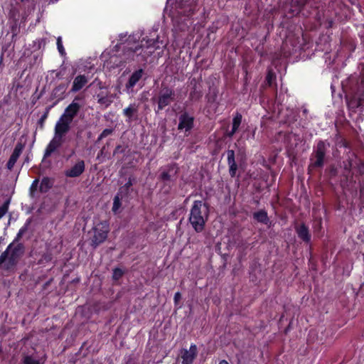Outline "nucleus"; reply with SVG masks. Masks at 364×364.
I'll use <instances>...</instances> for the list:
<instances>
[{
  "label": "nucleus",
  "instance_id": "nucleus-17",
  "mask_svg": "<svg viewBox=\"0 0 364 364\" xmlns=\"http://www.w3.org/2000/svg\"><path fill=\"white\" fill-rule=\"evenodd\" d=\"M296 232L298 235V237L303 241L306 242H309L310 241L311 236L309 232V229L304 224H302L300 226L296 228Z\"/></svg>",
  "mask_w": 364,
  "mask_h": 364
},
{
  "label": "nucleus",
  "instance_id": "nucleus-24",
  "mask_svg": "<svg viewBox=\"0 0 364 364\" xmlns=\"http://www.w3.org/2000/svg\"><path fill=\"white\" fill-rule=\"evenodd\" d=\"M173 168L172 167H168L166 168H164L161 173V178L164 181H168L171 180V172H173Z\"/></svg>",
  "mask_w": 364,
  "mask_h": 364
},
{
  "label": "nucleus",
  "instance_id": "nucleus-29",
  "mask_svg": "<svg viewBox=\"0 0 364 364\" xmlns=\"http://www.w3.org/2000/svg\"><path fill=\"white\" fill-rule=\"evenodd\" d=\"M28 229V224L23 225L19 230L16 235V238L14 239V242L18 241L22 237V235L26 232Z\"/></svg>",
  "mask_w": 364,
  "mask_h": 364
},
{
  "label": "nucleus",
  "instance_id": "nucleus-41",
  "mask_svg": "<svg viewBox=\"0 0 364 364\" xmlns=\"http://www.w3.org/2000/svg\"><path fill=\"white\" fill-rule=\"evenodd\" d=\"M219 364H229L226 360H221Z\"/></svg>",
  "mask_w": 364,
  "mask_h": 364
},
{
  "label": "nucleus",
  "instance_id": "nucleus-6",
  "mask_svg": "<svg viewBox=\"0 0 364 364\" xmlns=\"http://www.w3.org/2000/svg\"><path fill=\"white\" fill-rule=\"evenodd\" d=\"M174 100V90L168 86H162L156 98L157 109H156V112L164 109L166 106L173 102Z\"/></svg>",
  "mask_w": 364,
  "mask_h": 364
},
{
  "label": "nucleus",
  "instance_id": "nucleus-21",
  "mask_svg": "<svg viewBox=\"0 0 364 364\" xmlns=\"http://www.w3.org/2000/svg\"><path fill=\"white\" fill-rule=\"evenodd\" d=\"M44 362L45 358L36 359L31 355H26L23 360V364H43Z\"/></svg>",
  "mask_w": 364,
  "mask_h": 364
},
{
  "label": "nucleus",
  "instance_id": "nucleus-15",
  "mask_svg": "<svg viewBox=\"0 0 364 364\" xmlns=\"http://www.w3.org/2000/svg\"><path fill=\"white\" fill-rule=\"evenodd\" d=\"M143 70L139 69L134 71L130 76L127 83L126 84V90L127 92L132 91V88L136 85L143 75Z\"/></svg>",
  "mask_w": 364,
  "mask_h": 364
},
{
  "label": "nucleus",
  "instance_id": "nucleus-25",
  "mask_svg": "<svg viewBox=\"0 0 364 364\" xmlns=\"http://www.w3.org/2000/svg\"><path fill=\"white\" fill-rule=\"evenodd\" d=\"M130 36L127 37V33H122L119 35V41H121L120 43L117 44L114 46L116 50H119V49H122L124 43H125L126 41L129 38Z\"/></svg>",
  "mask_w": 364,
  "mask_h": 364
},
{
  "label": "nucleus",
  "instance_id": "nucleus-20",
  "mask_svg": "<svg viewBox=\"0 0 364 364\" xmlns=\"http://www.w3.org/2000/svg\"><path fill=\"white\" fill-rule=\"evenodd\" d=\"M97 102L102 105H104L105 107L109 106L113 102V95H104L102 93H99L97 95Z\"/></svg>",
  "mask_w": 364,
  "mask_h": 364
},
{
  "label": "nucleus",
  "instance_id": "nucleus-35",
  "mask_svg": "<svg viewBox=\"0 0 364 364\" xmlns=\"http://www.w3.org/2000/svg\"><path fill=\"white\" fill-rule=\"evenodd\" d=\"M181 299V293L180 292L175 293L174 298H173L175 305H178Z\"/></svg>",
  "mask_w": 364,
  "mask_h": 364
},
{
  "label": "nucleus",
  "instance_id": "nucleus-34",
  "mask_svg": "<svg viewBox=\"0 0 364 364\" xmlns=\"http://www.w3.org/2000/svg\"><path fill=\"white\" fill-rule=\"evenodd\" d=\"M21 245H18L16 247H15L13 250H12V253H11V258L12 259H14L16 256L17 255V253L18 252L21 250Z\"/></svg>",
  "mask_w": 364,
  "mask_h": 364
},
{
  "label": "nucleus",
  "instance_id": "nucleus-13",
  "mask_svg": "<svg viewBox=\"0 0 364 364\" xmlns=\"http://www.w3.org/2000/svg\"><path fill=\"white\" fill-rule=\"evenodd\" d=\"M89 78L85 75H78L74 79L70 92H77L82 89L88 82Z\"/></svg>",
  "mask_w": 364,
  "mask_h": 364
},
{
  "label": "nucleus",
  "instance_id": "nucleus-40",
  "mask_svg": "<svg viewBox=\"0 0 364 364\" xmlns=\"http://www.w3.org/2000/svg\"><path fill=\"white\" fill-rule=\"evenodd\" d=\"M171 1L172 0H167L166 9H168V5L172 4Z\"/></svg>",
  "mask_w": 364,
  "mask_h": 364
},
{
  "label": "nucleus",
  "instance_id": "nucleus-37",
  "mask_svg": "<svg viewBox=\"0 0 364 364\" xmlns=\"http://www.w3.org/2000/svg\"><path fill=\"white\" fill-rule=\"evenodd\" d=\"M111 132H112V131L110 129H106L103 130V132L101 133V134H100V136L99 137V139H101L103 137L107 136V135L111 134Z\"/></svg>",
  "mask_w": 364,
  "mask_h": 364
},
{
  "label": "nucleus",
  "instance_id": "nucleus-14",
  "mask_svg": "<svg viewBox=\"0 0 364 364\" xmlns=\"http://www.w3.org/2000/svg\"><path fill=\"white\" fill-rule=\"evenodd\" d=\"M23 148H24V146L21 143H18L16 145L14 150L7 163V168L11 170L13 168V167L14 166L16 162L17 161L19 156L22 153Z\"/></svg>",
  "mask_w": 364,
  "mask_h": 364
},
{
  "label": "nucleus",
  "instance_id": "nucleus-5",
  "mask_svg": "<svg viewBox=\"0 0 364 364\" xmlns=\"http://www.w3.org/2000/svg\"><path fill=\"white\" fill-rule=\"evenodd\" d=\"M196 7V0H175L172 7L171 16L173 18L177 16H191Z\"/></svg>",
  "mask_w": 364,
  "mask_h": 364
},
{
  "label": "nucleus",
  "instance_id": "nucleus-19",
  "mask_svg": "<svg viewBox=\"0 0 364 364\" xmlns=\"http://www.w3.org/2000/svg\"><path fill=\"white\" fill-rule=\"evenodd\" d=\"M253 218L258 223L265 225H267L269 221L267 213L264 210H259V211L254 213Z\"/></svg>",
  "mask_w": 364,
  "mask_h": 364
},
{
  "label": "nucleus",
  "instance_id": "nucleus-26",
  "mask_svg": "<svg viewBox=\"0 0 364 364\" xmlns=\"http://www.w3.org/2000/svg\"><path fill=\"white\" fill-rule=\"evenodd\" d=\"M121 205L120 198L118 195L115 196L113 201L112 211L117 213Z\"/></svg>",
  "mask_w": 364,
  "mask_h": 364
},
{
  "label": "nucleus",
  "instance_id": "nucleus-2",
  "mask_svg": "<svg viewBox=\"0 0 364 364\" xmlns=\"http://www.w3.org/2000/svg\"><path fill=\"white\" fill-rule=\"evenodd\" d=\"M343 92L346 95L349 114H353L358 111L364 110V81L359 78L357 75H351L341 82Z\"/></svg>",
  "mask_w": 364,
  "mask_h": 364
},
{
  "label": "nucleus",
  "instance_id": "nucleus-39",
  "mask_svg": "<svg viewBox=\"0 0 364 364\" xmlns=\"http://www.w3.org/2000/svg\"><path fill=\"white\" fill-rule=\"evenodd\" d=\"M356 121H363V117L361 116V114H358V116L355 119Z\"/></svg>",
  "mask_w": 364,
  "mask_h": 364
},
{
  "label": "nucleus",
  "instance_id": "nucleus-10",
  "mask_svg": "<svg viewBox=\"0 0 364 364\" xmlns=\"http://www.w3.org/2000/svg\"><path fill=\"white\" fill-rule=\"evenodd\" d=\"M198 354L196 345L191 344L189 349H183L181 352L182 364H192Z\"/></svg>",
  "mask_w": 364,
  "mask_h": 364
},
{
  "label": "nucleus",
  "instance_id": "nucleus-22",
  "mask_svg": "<svg viewBox=\"0 0 364 364\" xmlns=\"http://www.w3.org/2000/svg\"><path fill=\"white\" fill-rule=\"evenodd\" d=\"M52 183L48 178H43L40 184L41 192L46 193L51 187Z\"/></svg>",
  "mask_w": 364,
  "mask_h": 364
},
{
  "label": "nucleus",
  "instance_id": "nucleus-7",
  "mask_svg": "<svg viewBox=\"0 0 364 364\" xmlns=\"http://www.w3.org/2000/svg\"><path fill=\"white\" fill-rule=\"evenodd\" d=\"M94 235L92 239V245L96 247L104 242L109 232V223L107 221H102L97 224L93 228Z\"/></svg>",
  "mask_w": 364,
  "mask_h": 364
},
{
  "label": "nucleus",
  "instance_id": "nucleus-23",
  "mask_svg": "<svg viewBox=\"0 0 364 364\" xmlns=\"http://www.w3.org/2000/svg\"><path fill=\"white\" fill-rule=\"evenodd\" d=\"M137 112V107L135 105H130L128 107L123 110L124 114L131 119L134 114Z\"/></svg>",
  "mask_w": 364,
  "mask_h": 364
},
{
  "label": "nucleus",
  "instance_id": "nucleus-18",
  "mask_svg": "<svg viewBox=\"0 0 364 364\" xmlns=\"http://www.w3.org/2000/svg\"><path fill=\"white\" fill-rule=\"evenodd\" d=\"M242 114L237 113L232 119V130L228 132V136L232 137L239 129L242 122Z\"/></svg>",
  "mask_w": 364,
  "mask_h": 364
},
{
  "label": "nucleus",
  "instance_id": "nucleus-8",
  "mask_svg": "<svg viewBox=\"0 0 364 364\" xmlns=\"http://www.w3.org/2000/svg\"><path fill=\"white\" fill-rule=\"evenodd\" d=\"M82 97L77 96L73 102L65 108L63 114L60 117L62 119L72 123L74 117L80 111L82 105L78 102Z\"/></svg>",
  "mask_w": 364,
  "mask_h": 364
},
{
  "label": "nucleus",
  "instance_id": "nucleus-32",
  "mask_svg": "<svg viewBox=\"0 0 364 364\" xmlns=\"http://www.w3.org/2000/svg\"><path fill=\"white\" fill-rule=\"evenodd\" d=\"M9 209V201L4 203L0 207V219L7 213Z\"/></svg>",
  "mask_w": 364,
  "mask_h": 364
},
{
  "label": "nucleus",
  "instance_id": "nucleus-4",
  "mask_svg": "<svg viewBox=\"0 0 364 364\" xmlns=\"http://www.w3.org/2000/svg\"><path fill=\"white\" fill-rule=\"evenodd\" d=\"M208 217V206L201 200H195L191 209L189 222L196 232L203 230Z\"/></svg>",
  "mask_w": 364,
  "mask_h": 364
},
{
  "label": "nucleus",
  "instance_id": "nucleus-36",
  "mask_svg": "<svg viewBox=\"0 0 364 364\" xmlns=\"http://www.w3.org/2000/svg\"><path fill=\"white\" fill-rule=\"evenodd\" d=\"M357 166H358V171L360 172V174L364 173V163L362 162L361 161H359Z\"/></svg>",
  "mask_w": 364,
  "mask_h": 364
},
{
  "label": "nucleus",
  "instance_id": "nucleus-11",
  "mask_svg": "<svg viewBox=\"0 0 364 364\" xmlns=\"http://www.w3.org/2000/svg\"><path fill=\"white\" fill-rule=\"evenodd\" d=\"M178 120V129L181 131L188 132L193 127L194 118L186 112L181 114Z\"/></svg>",
  "mask_w": 364,
  "mask_h": 364
},
{
  "label": "nucleus",
  "instance_id": "nucleus-38",
  "mask_svg": "<svg viewBox=\"0 0 364 364\" xmlns=\"http://www.w3.org/2000/svg\"><path fill=\"white\" fill-rule=\"evenodd\" d=\"M38 185V179L34 180L31 184V191H33V190H36L37 188Z\"/></svg>",
  "mask_w": 364,
  "mask_h": 364
},
{
  "label": "nucleus",
  "instance_id": "nucleus-31",
  "mask_svg": "<svg viewBox=\"0 0 364 364\" xmlns=\"http://www.w3.org/2000/svg\"><path fill=\"white\" fill-rule=\"evenodd\" d=\"M12 244H10L6 250L0 256V264L3 263L8 257V253L10 250H11Z\"/></svg>",
  "mask_w": 364,
  "mask_h": 364
},
{
  "label": "nucleus",
  "instance_id": "nucleus-27",
  "mask_svg": "<svg viewBox=\"0 0 364 364\" xmlns=\"http://www.w3.org/2000/svg\"><path fill=\"white\" fill-rule=\"evenodd\" d=\"M275 77V74L272 70H269L266 76V81L268 85H272V82L274 80Z\"/></svg>",
  "mask_w": 364,
  "mask_h": 364
},
{
  "label": "nucleus",
  "instance_id": "nucleus-1",
  "mask_svg": "<svg viewBox=\"0 0 364 364\" xmlns=\"http://www.w3.org/2000/svg\"><path fill=\"white\" fill-rule=\"evenodd\" d=\"M141 33H136L130 35L122 47V53L119 55L112 54L109 59H106L107 54L103 53L102 58L104 59V66L108 69L124 67L127 63H145L148 58L161 48H165L168 42L161 40L159 36L156 39L142 38Z\"/></svg>",
  "mask_w": 364,
  "mask_h": 364
},
{
  "label": "nucleus",
  "instance_id": "nucleus-28",
  "mask_svg": "<svg viewBox=\"0 0 364 364\" xmlns=\"http://www.w3.org/2000/svg\"><path fill=\"white\" fill-rule=\"evenodd\" d=\"M57 48L61 55H64L65 54V51L63 46L62 38L60 36H59L57 38Z\"/></svg>",
  "mask_w": 364,
  "mask_h": 364
},
{
  "label": "nucleus",
  "instance_id": "nucleus-9",
  "mask_svg": "<svg viewBox=\"0 0 364 364\" xmlns=\"http://www.w3.org/2000/svg\"><path fill=\"white\" fill-rule=\"evenodd\" d=\"M85 169V164L83 160H78L71 167L64 171V174L68 178H76L80 176Z\"/></svg>",
  "mask_w": 364,
  "mask_h": 364
},
{
  "label": "nucleus",
  "instance_id": "nucleus-3",
  "mask_svg": "<svg viewBox=\"0 0 364 364\" xmlns=\"http://www.w3.org/2000/svg\"><path fill=\"white\" fill-rule=\"evenodd\" d=\"M71 123L62 119L57 121L54 128V136L48 144L44 158L50 156L55 150H57L63 144L65 136L70 129Z\"/></svg>",
  "mask_w": 364,
  "mask_h": 364
},
{
  "label": "nucleus",
  "instance_id": "nucleus-33",
  "mask_svg": "<svg viewBox=\"0 0 364 364\" xmlns=\"http://www.w3.org/2000/svg\"><path fill=\"white\" fill-rule=\"evenodd\" d=\"M66 90V86L65 85H59L58 87H56L54 90L53 93L55 95H57L58 92H60L61 94H63Z\"/></svg>",
  "mask_w": 364,
  "mask_h": 364
},
{
  "label": "nucleus",
  "instance_id": "nucleus-42",
  "mask_svg": "<svg viewBox=\"0 0 364 364\" xmlns=\"http://www.w3.org/2000/svg\"><path fill=\"white\" fill-rule=\"evenodd\" d=\"M131 360H132V359H131V358H128V361L127 362V363H126V364H132V363H130Z\"/></svg>",
  "mask_w": 364,
  "mask_h": 364
},
{
  "label": "nucleus",
  "instance_id": "nucleus-12",
  "mask_svg": "<svg viewBox=\"0 0 364 364\" xmlns=\"http://www.w3.org/2000/svg\"><path fill=\"white\" fill-rule=\"evenodd\" d=\"M326 153V146L323 141H319L317 144L315 151V161L312 163V166L315 167H321L323 164L324 156Z\"/></svg>",
  "mask_w": 364,
  "mask_h": 364
},
{
  "label": "nucleus",
  "instance_id": "nucleus-43",
  "mask_svg": "<svg viewBox=\"0 0 364 364\" xmlns=\"http://www.w3.org/2000/svg\"><path fill=\"white\" fill-rule=\"evenodd\" d=\"M131 185H132V183H131V182H130V181H129V182L127 183V186H131Z\"/></svg>",
  "mask_w": 364,
  "mask_h": 364
},
{
  "label": "nucleus",
  "instance_id": "nucleus-16",
  "mask_svg": "<svg viewBox=\"0 0 364 364\" xmlns=\"http://www.w3.org/2000/svg\"><path fill=\"white\" fill-rule=\"evenodd\" d=\"M227 157L230 174L232 177H234L237 170V166L235 160V151L233 150H228L227 151Z\"/></svg>",
  "mask_w": 364,
  "mask_h": 364
},
{
  "label": "nucleus",
  "instance_id": "nucleus-30",
  "mask_svg": "<svg viewBox=\"0 0 364 364\" xmlns=\"http://www.w3.org/2000/svg\"><path fill=\"white\" fill-rule=\"evenodd\" d=\"M123 275V271L121 269L116 268L113 270L112 278L114 280H118Z\"/></svg>",
  "mask_w": 364,
  "mask_h": 364
}]
</instances>
